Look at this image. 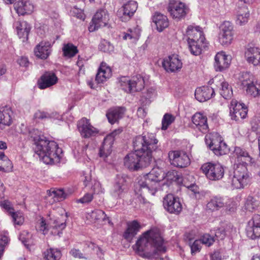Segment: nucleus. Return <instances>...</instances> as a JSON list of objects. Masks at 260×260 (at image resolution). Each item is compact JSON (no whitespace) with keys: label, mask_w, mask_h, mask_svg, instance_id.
Returning <instances> with one entry per match:
<instances>
[{"label":"nucleus","mask_w":260,"mask_h":260,"mask_svg":"<svg viewBox=\"0 0 260 260\" xmlns=\"http://www.w3.org/2000/svg\"><path fill=\"white\" fill-rule=\"evenodd\" d=\"M29 136L35 142L36 153L45 164H54L59 162V153L61 150L56 142L46 140L43 136H41V133L37 129L30 131Z\"/></svg>","instance_id":"nucleus-4"},{"label":"nucleus","mask_w":260,"mask_h":260,"mask_svg":"<svg viewBox=\"0 0 260 260\" xmlns=\"http://www.w3.org/2000/svg\"><path fill=\"white\" fill-rule=\"evenodd\" d=\"M247 108L243 104L236 100H232L231 102L230 116L232 119L240 121L245 118L247 115Z\"/></svg>","instance_id":"nucleus-11"},{"label":"nucleus","mask_w":260,"mask_h":260,"mask_svg":"<svg viewBox=\"0 0 260 260\" xmlns=\"http://www.w3.org/2000/svg\"><path fill=\"white\" fill-rule=\"evenodd\" d=\"M141 229L140 223L137 220H133L127 223V229L123 234V237L126 240L131 241Z\"/></svg>","instance_id":"nucleus-29"},{"label":"nucleus","mask_w":260,"mask_h":260,"mask_svg":"<svg viewBox=\"0 0 260 260\" xmlns=\"http://www.w3.org/2000/svg\"><path fill=\"white\" fill-rule=\"evenodd\" d=\"M230 230H232L230 226L226 227V229L223 228H219L216 231L215 236L219 239L222 240L224 239L226 235H230Z\"/></svg>","instance_id":"nucleus-52"},{"label":"nucleus","mask_w":260,"mask_h":260,"mask_svg":"<svg viewBox=\"0 0 260 260\" xmlns=\"http://www.w3.org/2000/svg\"><path fill=\"white\" fill-rule=\"evenodd\" d=\"M158 186V181L153 175L152 170L144 175L136 186L135 192L138 194L140 202L146 203V198L155 194Z\"/></svg>","instance_id":"nucleus-5"},{"label":"nucleus","mask_w":260,"mask_h":260,"mask_svg":"<svg viewBox=\"0 0 260 260\" xmlns=\"http://www.w3.org/2000/svg\"><path fill=\"white\" fill-rule=\"evenodd\" d=\"M258 204L256 200L252 197H248L247 198L245 204V209L249 212H252L257 207Z\"/></svg>","instance_id":"nucleus-50"},{"label":"nucleus","mask_w":260,"mask_h":260,"mask_svg":"<svg viewBox=\"0 0 260 260\" xmlns=\"http://www.w3.org/2000/svg\"><path fill=\"white\" fill-rule=\"evenodd\" d=\"M99 49L104 52L110 53L113 52L114 46L108 41L103 40L99 45Z\"/></svg>","instance_id":"nucleus-51"},{"label":"nucleus","mask_w":260,"mask_h":260,"mask_svg":"<svg viewBox=\"0 0 260 260\" xmlns=\"http://www.w3.org/2000/svg\"><path fill=\"white\" fill-rule=\"evenodd\" d=\"M113 142L114 139L111 136L105 138L100 150V156L106 157L111 154Z\"/></svg>","instance_id":"nucleus-34"},{"label":"nucleus","mask_w":260,"mask_h":260,"mask_svg":"<svg viewBox=\"0 0 260 260\" xmlns=\"http://www.w3.org/2000/svg\"><path fill=\"white\" fill-rule=\"evenodd\" d=\"M249 17V11L246 7L241 8L237 13V22L243 25L248 22Z\"/></svg>","instance_id":"nucleus-40"},{"label":"nucleus","mask_w":260,"mask_h":260,"mask_svg":"<svg viewBox=\"0 0 260 260\" xmlns=\"http://www.w3.org/2000/svg\"><path fill=\"white\" fill-rule=\"evenodd\" d=\"M62 50L63 55L68 58L75 56L78 52L77 47L72 43L64 44Z\"/></svg>","instance_id":"nucleus-42"},{"label":"nucleus","mask_w":260,"mask_h":260,"mask_svg":"<svg viewBox=\"0 0 260 260\" xmlns=\"http://www.w3.org/2000/svg\"><path fill=\"white\" fill-rule=\"evenodd\" d=\"M205 40H198L197 41L188 42V47L191 53L194 55H199L201 52L203 48L206 46Z\"/></svg>","instance_id":"nucleus-38"},{"label":"nucleus","mask_w":260,"mask_h":260,"mask_svg":"<svg viewBox=\"0 0 260 260\" xmlns=\"http://www.w3.org/2000/svg\"><path fill=\"white\" fill-rule=\"evenodd\" d=\"M224 203L222 199L221 198L214 197L207 203L206 208L208 210L212 211L218 210L222 207Z\"/></svg>","instance_id":"nucleus-43"},{"label":"nucleus","mask_w":260,"mask_h":260,"mask_svg":"<svg viewBox=\"0 0 260 260\" xmlns=\"http://www.w3.org/2000/svg\"><path fill=\"white\" fill-rule=\"evenodd\" d=\"M13 166L10 160L4 153L0 154V171L10 172Z\"/></svg>","instance_id":"nucleus-44"},{"label":"nucleus","mask_w":260,"mask_h":260,"mask_svg":"<svg viewBox=\"0 0 260 260\" xmlns=\"http://www.w3.org/2000/svg\"><path fill=\"white\" fill-rule=\"evenodd\" d=\"M205 141L207 146L216 155H223L226 153L228 148L222 137L216 133L207 134Z\"/></svg>","instance_id":"nucleus-6"},{"label":"nucleus","mask_w":260,"mask_h":260,"mask_svg":"<svg viewBox=\"0 0 260 260\" xmlns=\"http://www.w3.org/2000/svg\"><path fill=\"white\" fill-rule=\"evenodd\" d=\"M14 9L19 15L31 14L34 10V6L29 0H19L14 5Z\"/></svg>","instance_id":"nucleus-25"},{"label":"nucleus","mask_w":260,"mask_h":260,"mask_svg":"<svg viewBox=\"0 0 260 260\" xmlns=\"http://www.w3.org/2000/svg\"><path fill=\"white\" fill-rule=\"evenodd\" d=\"M163 243L159 230L153 228L145 232L139 238L133 248L139 254L150 258L158 255V252L166 251Z\"/></svg>","instance_id":"nucleus-2"},{"label":"nucleus","mask_w":260,"mask_h":260,"mask_svg":"<svg viewBox=\"0 0 260 260\" xmlns=\"http://www.w3.org/2000/svg\"><path fill=\"white\" fill-rule=\"evenodd\" d=\"M246 93L253 97H256L260 95V84L255 85L254 82L249 86L244 88Z\"/></svg>","instance_id":"nucleus-47"},{"label":"nucleus","mask_w":260,"mask_h":260,"mask_svg":"<svg viewBox=\"0 0 260 260\" xmlns=\"http://www.w3.org/2000/svg\"><path fill=\"white\" fill-rule=\"evenodd\" d=\"M125 111V108L122 107L111 109L107 112L106 116L109 122L113 124L123 117Z\"/></svg>","instance_id":"nucleus-33"},{"label":"nucleus","mask_w":260,"mask_h":260,"mask_svg":"<svg viewBox=\"0 0 260 260\" xmlns=\"http://www.w3.org/2000/svg\"><path fill=\"white\" fill-rule=\"evenodd\" d=\"M246 235L251 239L260 238V215L254 214L247 222Z\"/></svg>","instance_id":"nucleus-16"},{"label":"nucleus","mask_w":260,"mask_h":260,"mask_svg":"<svg viewBox=\"0 0 260 260\" xmlns=\"http://www.w3.org/2000/svg\"><path fill=\"white\" fill-rule=\"evenodd\" d=\"M15 25L19 37L27 40L30 29L29 25L26 21H18Z\"/></svg>","instance_id":"nucleus-37"},{"label":"nucleus","mask_w":260,"mask_h":260,"mask_svg":"<svg viewBox=\"0 0 260 260\" xmlns=\"http://www.w3.org/2000/svg\"><path fill=\"white\" fill-rule=\"evenodd\" d=\"M244 56L247 62L253 66H260V48L248 47L245 51Z\"/></svg>","instance_id":"nucleus-21"},{"label":"nucleus","mask_w":260,"mask_h":260,"mask_svg":"<svg viewBox=\"0 0 260 260\" xmlns=\"http://www.w3.org/2000/svg\"><path fill=\"white\" fill-rule=\"evenodd\" d=\"M15 225H21L24 221V218L23 214L20 212H13L10 214Z\"/></svg>","instance_id":"nucleus-49"},{"label":"nucleus","mask_w":260,"mask_h":260,"mask_svg":"<svg viewBox=\"0 0 260 260\" xmlns=\"http://www.w3.org/2000/svg\"><path fill=\"white\" fill-rule=\"evenodd\" d=\"M86 220L89 223H97L99 224L101 222H106V221L107 220L108 223L111 224L109 218L107 217L105 212L101 210L95 209L87 213L86 215Z\"/></svg>","instance_id":"nucleus-24"},{"label":"nucleus","mask_w":260,"mask_h":260,"mask_svg":"<svg viewBox=\"0 0 260 260\" xmlns=\"http://www.w3.org/2000/svg\"><path fill=\"white\" fill-rule=\"evenodd\" d=\"M192 121L200 132L206 133L209 131L207 118L201 113H197L192 117Z\"/></svg>","instance_id":"nucleus-27"},{"label":"nucleus","mask_w":260,"mask_h":260,"mask_svg":"<svg viewBox=\"0 0 260 260\" xmlns=\"http://www.w3.org/2000/svg\"><path fill=\"white\" fill-rule=\"evenodd\" d=\"M78 128L82 137L85 138L95 136L99 133L98 129L93 127L86 118H83L78 121Z\"/></svg>","instance_id":"nucleus-17"},{"label":"nucleus","mask_w":260,"mask_h":260,"mask_svg":"<svg viewBox=\"0 0 260 260\" xmlns=\"http://www.w3.org/2000/svg\"><path fill=\"white\" fill-rule=\"evenodd\" d=\"M141 34V29L137 27L133 29H129L125 34L123 38L124 40H129L132 43L136 42L139 39Z\"/></svg>","instance_id":"nucleus-41"},{"label":"nucleus","mask_w":260,"mask_h":260,"mask_svg":"<svg viewBox=\"0 0 260 260\" xmlns=\"http://www.w3.org/2000/svg\"><path fill=\"white\" fill-rule=\"evenodd\" d=\"M167 10L170 16L177 20L184 18L189 12L188 7L179 0H170Z\"/></svg>","instance_id":"nucleus-7"},{"label":"nucleus","mask_w":260,"mask_h":260,"mask_svg":"<svg viewBox=\"0 0 260 260\" xmlns=\"http://www.w3.org/2000/svg\"><path fill=\"white\" fill-rule=\"evenodd\" d=\"M34 118L35 119L43 120L50 118V115L45 112L38 111L35 113Z\"/></svg>","instance_id":"nucleus-59"},{"label":"nucleus","mask_w":260,"mask_h":260,"mask_svg":"<svg viewBox=\"0 0 260 260\" xmlns=\"http://www.w3.org/2000/svg\"><path fill=\"white\" fill-rule=\"evenodd\" d=\"M119 83L126 92L138 91L144 87V80L141 75L134 76L131 79L127 77H122L119 80Z\"/></svg>","instance_id":"nucleus-8"},{"label":"nucleus","mask_w":260,"mask_h":260,"mask_svg":"<svg viewBox=\"0 0 260 260\" xmlns=\"http://www.w3.org/2000/svg\"><path fill=\"white\" fill-rule=\"evenodd\" d=\"M60 256V251L52 248L47 249L44 253V260H57Z\"/></svg>","instance_id":"nucleus-46"},{"label":"nucleus","mask_w":260,"mask_h":260,"mask_svg":"<svg viewBox=\"0 0 260 260\" xmlns=\"http://www.w3.org/2000/svg\"><path fill=\"white\" fill-rule=\"evenodd\" d=\"M201 241L200 240H195L193 243L189 242V246L191 249V252L192 254H194L197 252L199 251L201 248Z\"/></svg>","instance_id":"nucleus-56"},{"label":"nucleus","mask_w":260,"mask_h":260,"mask_svg":"<svg viewBox=\"0 0 260 260\" xmlns=\"http://www.w3.org/2000/svg\"><path fill=\"white\" fill-rule=\"evenodd\" d=\"M18 63L20 66L23 67H27L29 63L28 59L25 57H21L18 59Z\"/></svg>","instance_id":"nucleus-62"},{"label":"nucleus","mask_w":260,"mask_h":260,"mask_svg":"<svg viewBox=\"0 0 260 260\" xmlns=\"http://www.w3.org/2000/svg\"><path fill=\"white\" fill-rule=\"evenodd\" d=\"M162 66L167 71L175 72L181 69L182 63L177 55H172L164 59Z\"/></svg>","instance_id":"nucleus-20"},{"label":"nucleus","mask_w":260,"mask_h":260,"mask_svg":"<svg viewBox=\"0 0 260 260\" xmlns=\"http://www.w3.org/2000/svg\"><path fill=\"white\" fill-rule=\"evenodd\" d=\"M239 81L244 89L254 82V76L250 72H242L239 76Z\"/></svg>","instance_id":"nucleus-39"},{"label":"nucleus","mask_w":260,"mask_h":260,"mask_svg":"<svg viewBox=\"0 0 260 260\" xmlns=\"http://www.w3.org/2000/svg\"><path fill=\"white\" fill-rule=\"evenodd\" d=\"M200 241H201V243L210 246L214 243V239L210 235L206 234L202 237Z\"/></svg>","instance_id":"nucleus-54"},{"label":"nucleus","mask_w":260,"mask_h":260,"mask_svg":"<svg viewBox=\"0 0 260 260\" xmlns=\"http://www.w3.org/2000/svg\"><path fill=\"white\" fill-rule=\"evenodd\" d=\"M57 80V77L53 73L46 72L38 81V86L40 89H45L55 84Z\"/></svg>","instance_id":"nucleus-26"},{"label":"nucleus","mask_w":260,"mask_h":260,"mask_svg":"<svg viewBox=\"0 0 260 260\" xmlns=\"http://www.w3.org/2000/svg\"><path fill=\"white\" fill-rule=\"evenodd\" d=\"M67 197V194L62 189L51 188L47 191L46 200L49 204L64 200Z\"/></svg>","instance_id":"nucleus-23"},{"label":"nucleus","mask_w":260,"mask_h":260,"mask_svg":"<svg viewBox=\"0 0 260 260\" xmlns=\"http://www.w3.org/2000/svg\"><path fill=\"white\" fill-rule=\"evenodd\" d=\"M233 26L229 21H224L220 26L218 40L222 46H229L233 40Z\"/></svg>","instance_id":"nucleus-12"},{"label":"nucleus","mask_w":260,"mask_h":260,"mask_svg":"<svg viewBox=\"0 0 260 260\" xmlns=\"http://www.w3.org/2000/svg\"><path fill=\"white\" fill-rule=\"evenodd\" d=\"M186 35L187 37V42L197 41L198 40H205L203 32L199 26L193 27L191 25L188 26Z\"/></svg>","instance_id":"nucleus-30"},{"label":"nucleus","mask_w":260,"mask_h":260,"mask_svg":"<svg viewBox=\"0 0 260 260\" xmlns=\"http://www.w3.org/2000/svg\"><path fill=\"white\" fill-rule=\"evenodd\" d=\"M70 253L75 258H86L79 249L74 248L70 251Z\"/></svg>","instance_id":"nucleus-61"},{"label":"nucleus","mask_w":260,"mask_h":260,"mask_svg":"<svg viewBox=\"0 0 260 260\" xmlns=\"http://www.w3.org/2000/svg\"><path fill=\"white\" fill-rule=\"evenodd\" d=\"M125 177L118 175L113 188V194L115 197H120L125 188Z\"/></svg>","instance_id":"nucleus-35"},{"label":"nucleus","mask_w":260,"mask_h":260,"mask_svg":"<svg viewBox=\"0 0 260 260\" xmlns=\"http://www.w3.org/2000/svg\"><path fill=\"white\" fill-rule=\"evenodd\" d=\"M166 177L168 178V179H171L178 183L183 184L182 178L180 175H178L176 172H169L166 174Z\"/></svg>","instance_id":"nucleus-53"},{"label":"nucleus","mask_w":260,"mask_h":260,"mask_svg":"<svg viewBox=\"0 0 260 260\" xmlns=\"http://www.w3.org/2000/svg\"><path fill=\"white\" fill-rule=\"evenodd\" d=\"M137 115L139 117L144 118L146 115V112L143 108H139L137 110Z\"/></svg>","instance_id":"nucleus-63"},{"label":"nucleus","mask_w":260,"mask_h":260,"mask_svg":"<svg viewBox=\"0 0 260 260\" xmlns=\"http://www.w3.org/2000/svg\"><path fill=\"white\" fill-rule=\"evenodd\" d=\"M93 199V196L90 193H86L83 197L80 198L78 200V203L82 204L88 203L90 202Z\"/></svg>","instance_id":"nucleus-60"},{"label":"nucleus","mask_w":260,"mask_h":260,"mask_svg":"<svg viewBox=\"0 0 260 260\" xmlns=\"http://www.w3.org/2000/svg\"><path fill=\"white\" fill-rule=\"evenodd\" d=\"M155 94V91L154 89L150 88L147 90V95L146 98L147 99H151L152 98L153 95H154Z\"/></svg>","instance_id":"nucleus-64"},{"label":"nucleus","mask_w":260,"mask_h":260,"mask_svg":"<svg viewBox=\"0 0 260 260\" xmlns=\"http://www.w3.org/2000/svg\"><path fill=\"white\" fill-rule=\"evenodd\" d=\"M219 92L220 95L224 99H230L233 95V90L227 82L223 81L221 83Z\"/></svg>","instance_id":"nucleus-45"},{"label":"nucleus","mask_w":260,"mask_h":260,"mask_svg":"<svg viewBox=\"0 0 260 260\" xmlns=\"http://www.w3.org/2000/svg\"><path fill=\"white\" fill-rule=\"evenodd\" d=\"M214 93L213 89L209 86H203L197 88L195 91L196 99L200 102L209 100Z\"/></svg>","instance_id":"nucleus-28"},{"label":"nucleus","mask_w":260,"mask_h":260,"mask_svg":"<svg viewBox=\"0 0 260 260\" xmlns=\"http://www.w3.org/2000/svg\"><path fill=\"white\" fill-rule=\"evenodd\" d=\"M58 212L61 213L60 217H56L55 219L51 220L49 223L50 226L53 229L51 233L54 235H58L60 236L61 233V231L63 230L66 226V221L67 218V215H63V213L64 212V210L61 207L58 208Z\"/></svg>","instance_id":"nucleus-18"},{"label":"nucleus","mask_w":260,"mask_h":260,"mask_svg":"<svg viewBox=\"0 0 260 260\" xmlns=\"http://www.w3.org/2000/svg\"><path fill=\"white\" fill-rule=\"evenodd\" d=\"M163 205L169 213L176 215L179 214L182 209L179 199L172 194H168L164 198Z\"/></svg>","instance_id":"nucleus-14"},{"label":"nucleus","mask_w":260,"mask_h":260,"mask_svg":"<svg viewBox=\"0 0 260 260\" xmlns=\"http://www.w3.org/2000/svg\"><path fill=\"white\" fill-rule=\"evenodd\" d=\"M201 169L207 178L211 180L222 179L224 173L223 167L219 163H205L202 165Z\"/></svg>","instance_id":"nucleus-9"},{"label":"nucleus","mask_w":260,"mask_h":260,"mask_svg":"<svg viewBox=\"0 0 260 260\" xmlns=\"http://www.w3.org/2000/svg\"><path fill=\"white\" fill-rule=\"evenodd\" d=\"M109 20V14L105 9H100L94 14L91 24L89 28L90 31H93L99 28L106 26Z\"/></svg>","instance_id":"nucleus-13"},{"label":"nucleus","mask_w":260,"mask_h":260,"mask_svg":"<svg viewBox=\"0 0 260 260\" xmlns=\"http://www.w3.org/2000/svg\"><path fill=\"white\" fill-rule=\"evenodd\" d=\"M153 22L155 24L159 31H162L169 26V21L167 16L160 13L155 14L153 17Z\"/></svg>","instance_id":"nucleus-36"},{"label":"nucleus","mask_w":260,"mask_h":260,"mask_svg":"<svg viewBox=\"0 0 260 260\" xmlns=\"http://www.w3.org/2000/svg\"><path fill=\"white\" fill-rule=\"evenodd\" d=\"M234 155L236 157V164L231 185L236 189L243 188L248 184L251 179V174L246 166L254 163V160L246 151L238 147H235Z\"/></svg>","instance_id":"nucleus-3"},{"label":"nucleus","mask_w":260,"mask_h":260,"mask_svg":"<svg viewBox=\"0 0 260 260\" xmlns=\"http://www.w3.org/2000/svg\"><path fill=\"white\" fill-rule=\"evenodd\" d=\"M51 46L48 41H42L34 48L35 56L42 59H47L51 52Z\"/></svg>","instance_id":"nucleus-22"},{"label":"nucleus","mask_w":260,"mask_h":260,"mask_svg":"<svg viewBox=\"0 0 260 260\" xmlns=\"http://www.w3.org/2000/svg\"><path fill=\"white\" fill-rule=\"evenodd\" d=\"M214 68L216 71H222L228 68L231 62V57L223 51L218 52L214 58Z\"/></svg>","instance_id":"nucleus-19"},{"label":"nucleus","mask_w":260,"mask_h":260,"mask_svg":"<svg viewBox=\"0 0 260 260\" xmlns=\"http://www.w3.org/2000/svg\"><path fill=\"white\" fill-rule=\"evenodd\" d=\"M122 6L117 11V16L122 21L129 20L136 11L138 5L134 0H120Z\"/></svg>","instance_id":"nucleus-10"},{"label":"nucleus","mask_w":260,"mask_h":260,"mask_svg":"<svg viewBox=\"0 0 260 260\" xmlns=\"http://www.w3.org/2000/svg\"><path fill=\"white\" fill-rule=\"evenodd\" d=\"M175 117L169 113H166L162 119L161 121V129L166 130L168 127L174 121Z\"/></svg>","instance_id":"nucleus-48"},{"label":"nucleus","mask_w":260,"mask_h":260,"mask_svg":"<svg viewBox=\"0 0 260 260\" xmlns=\"http://www.w3.org/2000/svg\"><path fill=\"white\" fill-rule=\"evenodd\" d=\"M1 206L3 209H5L7 212H9L10 215L12 212H14V209L12 207L11 203L5 200L1 203Z\"/></svg>","instance_id":"nucleus-57"},{"label":"nucleus","mask_w":260,"mask_h":260,"mask_svg":"<svg viewBox=\"0 0 260 260\" xmlns=\"http://www.w3.org/2000/svg\"><path fill=\"white\" fill-rule=\"evenodd\" d=\"M112 75L111 69L106 63L102 62L96 74L95 80L98 83H103Z\"/></svg>","instance_id":"nucleus-31"},{"label":"nucleus","mask_w":260,"mask_h":260,"mask_svg":"<svg viewBox=\"0 0 260 260\" xmlns=\"http://www.w3.org/2000/svg\"><path fill=\"white\" fill-rule=\"evenodd\" d=\"M158 140L153 134L137 136L133 145L135 152L128 154L124 159V165L131 170L146 167L152 159V152L158 148Z\"/></svg>","instance_id":"nucleus-1"},{"label":"nucleus","mask_w":260,"mask_h":260,"mask_svg":"<svg viewBox=\"0 0 260 260\" xmlns=\"http://www.w3.org/2000/svg\"><path fill=\"white\" fill-rule=\"evenodd\" d=\"M92 189L94 193L99 194L103 193L104 189L102 188L101 183L96 180L94 181L93 184L92 186Z\"/></svg>","instance_id":"nucleus-58"},{"label":"nucleus","mask_w":260,"mask_h":260,"mask_svg":"<svg viewBox=\"0 0 260 260\" xmlns=\"http://www.w3.org/2000/svg\"><path fill=\"white\" fill-rule=\"evenodd\" d=\"M168 155L171 164L175 167L183 168L190 164L188 155L183 151H172L169 152Z\"/></svg>","instance_id":"nucleus-15"},{"label":"nucleus","mask_w":260,"mask_h":260,"mask_svg":"<svg viewBox=\"0 0 260 260\" xmlns=\"http://www.w3.org/2000/svg\"><path fill=\"white\" fill-rule=\"evenodd\" d=\"M153 175L156 178V179L159 182L165 177V173L162 170L158 167L154 168L152 169Z\"/></svg>","instance_id":"nucleus-55"},{"label":"nucleus","mask_w":260,"mask_h":260,"mask_svg":"<svg viewBox=\"0 0 260 260\" xmlns=\"http://www.w3.org/2000/svg\"><path fill=\"white\" fill-rule=\"evenodd\" d=\"M13 112L9 108H5L0 110V128L4 129L6 126H10L12 122Z\"/></svg>","instance_id":"nucleus-32"}]
</instances>
